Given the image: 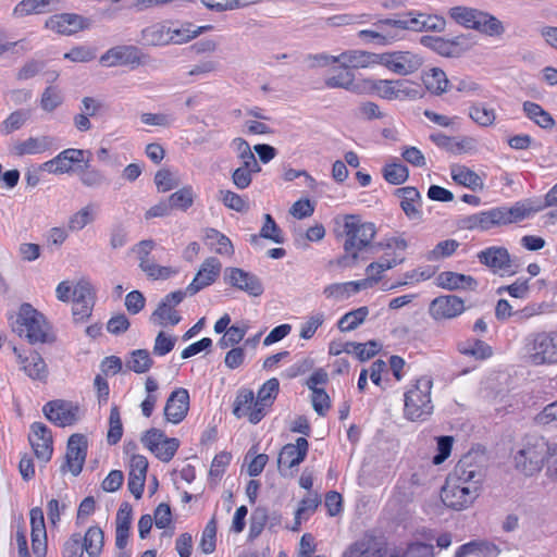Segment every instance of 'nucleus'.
Listing matches in <instances>:
<instances>
[{
	"label": "nucleus",
	"instance_id": "obj_31",
	"mask_svg": "<svg viewBox=\"0 0 557 557\" xmlns=\"http://www.w3.org/2000/svg\"><path fill=\"white\" fill-rule=\"evenodd\" d=\"M324 84L327 88H341L357 95L366 92L364 79L356 82L355 74L349 70H343L329 76Z\"/></svg>",
	"mask_w": 557,
	"mask_h": 557
},
{
	"label": "nucleus",
	"instance_id": "obj_17",
	"mask_svg": "<svg viewBox=\"0 0 557 557\" xmlns=\"http://www.w3.org/2000/svg\"><path fill=\"white\" fill-rule=\"evenodd\" d=\"M77 407L65 400H51L44 408L45 417L58 426L72 425L77 420Z\"/></svg>",
	"mask_w": 557,
	"mask_h": 557
},
{
	"label": "nucleus",
	"instance_id": "obj_53",
	"mask_svg": "<svg viewBox=\"0 0 557 557\" xmlns=\"http://www.w3.org/2000/svg\"><path fill=\"white\" fill-rule=\"evenodd\" d=\"M469 116L481 126H491L496 120L494 109L486 108L483 103H474L469 109Z\"/></svg>",
	"mask_w": 557,
	"mask_h": 557
},
{
	"label": "nucleus",
	"instance_id": "obj_24",
	"mask_svg": "<svg viewBox=\"0 0 557 557\" xmlns=\"http://www.w3.org/2000/svg\"><path fill=\"white\" fill-rule=\"evenodd\" d=\"M138 49L134 46H116L100 57L104 66L139 65L141 63Z\"/></svg>",
	"mask_w": 557,
	"mask_h": 557
},
{
	"label": "nucleus",
	"instance_id": "obj_35",
	"mask_svg": "<svg viewBox=\"0 0 557 557\" xmlns=\"http://www.w3.org/2000/svg\"><path fill=\"white\" fill-rule=\"evenodd\" d=\"M473 29L491 37H498L505 33V26L502 21L493 14L481 10H479Z\"/></svg>",
	"mask_w": 557,
	"mask_h": 557
},
{
	"label": "nucleus",
	"instance_id": "obj_5",
	"mask_svg": "<svg viewBox=\"0 0 557 557\" xmlns=\"http://www.w3.org/2000/svg\"><path fill=\"white\" fill-rule=\"evenodd\" d=\"M481 487L456 476L448 478L442 488L441 498L445 506L454 510H463L471 506L480 495Z\"/></svg>",
	"mask_w": 557,
	"mask_h": 557
},
{
	"label": "nucleus",
	"instance_id": "obj_49",
	"mask_svg": "<svg viewBox=\"0 0 557 557\" xmlns=\"http://www.w3.org/2000/svg\"><path fill=\"white\" fill-rule=\"evenodd\" d=\"M153 361L147 349H136L131 352V357L126 362L127 369L135 373H146L152 367Z\"/></svg>",
	"mask_w": 557,
	"mask_h": 557
},
{
	"label": "nucleus",
	"instance_id": "obj_42",
	"mask_svg": "<svg viewBox=\"0 0 557 557\" xmlns=\"http://www.w3.org/2000/svg\"><path fill=\"white\" fill-rule=\"evenodd\" d=\"M181 320L180 313L173 307H168L166 302H160L150 315V321L160 326L176 325Z\"/></svg>",
	"mask_w": 557,
	"mask_h": 557
},
{
	"label": "nucleus",
	"instance_id": "obj_39",
	"mask_svg": "<svg viewBox=\"0 0 557 557\" xmlns=\"http://www.w3.org/2000/svg\"><path fill=\"white\" fill-rule=\"evenodd\" d=\"M58 0H22L13 9L14 17H24L30 14H42L49 10L51 4Z\"/></svg>",
	"mask_w": 557,
	"mask_h": 557
},
{
	"label": "nucleus",
	"instance_id": "obj_9",
	"mask_svg": "<svg viewBox=\"0 0 557 557\" xmlns=\"http://www.w3.org/2000/svg\"><path fill=\"white\" fill-rule=\"evenodd\" d=\"M486 456L481 450H470L455 467V476L470 484L479 485L485 476Z\"/></svg>",
	"mask_w": 557,
	"mask_h": 557
},
{
	"label": "nucleus",
	"instance_id": "obj_63",
	"mask_svg": "<svg viewBox=\"0 0 557 557\" xmlns=\"http://www.w3.org/2000/svg\"><path fill=\"white\" fill-rule=\"evenodd\" d=\"M220 200L226 208L237 212H246L249 209L248 202L232 190H220Z\"/></svg>",
	"mask_w": 557,
	"mask_h": 557
},
{
	"label": "nucleus",
	"instance_id": "obj_55",
	"mask_svg": "<svg viewBox=\"0 0 557 557\" xmlns=\"http://www.w3.org/2000/svg\"><path fill=\"white\" fill-rule=\"evenodd\" d=\"M460 352L476 359H486L492 356V347L480 339L468 341L460 347Z\"/></svg>",
	"mask_w": 557,
	"mask_h": 557
},
{
	"label": "nucleus",
	"instance_id": "obj_57",
	"mask_svg": "<svg viewBox=\"0 0 557 557\" xmlns=\"http://www.w3.org/2000/svg\"><path fill=\"white\" fill-rule=\"evenodd\" d=\"M320 503L321 499L318 494L309 495L308 497L304 498L295 512V525L292 528V530L297 531L300 525V519L312 513Z\"/></svg>",
	"mask_w": 557,
	"mask_h": 557
},
{
	"label": "nucleus",
	"instance_id": "obj_36",
	"mask_svg": "<svg viewBox=\"0 0 557 557\" xmlns=\"http://www.w3.org/2000/svg\"><path fill=\"white\" fill-rule=\"evenodd\" d=\"M453 180L472 191L482 190L484 188L483 180L472 170L463 165L451 166Z\"/></svg>",
	"mask_w": 557,
	"mask_h": 557
},
{
	"label": "nucleus",
	"instance_id": "obj_18",
	"mask_svg": "<svg viewBox=\"0 0 557 557\" xmlns=\"http://www.w3.org/2000/svg\"><path fill=\"white\" fill-rule=\"evenodd\" d=\"M30 431L28 440L37 459L48 462L53 451L50 430L41 422H34L30 425Z\"/></svg>",
	"mask_w": 557,
	"mask_h": 557
},
{
	"label": "nucleus",
	"instance_id": "obj_34",
	"mask_svg": "<svg viewBox=\"0 0 557 557\" xmlns=\"http://www.w3.org/2000/svg\"><path fill=\"white\" fill-rule=\"evenodd\" d=\"M173 38L172 29L162 24H153L141 30V41L147 46L168 45Z\"/></svg>",
	"mask_w": 557,
	"mask_h": 557
},
{
	"label": "nucleus",
	"instance_id": "obj_15",
	"mask_svg": "<svg viewBox=\"0 0 557 557\" xmlns=\"http://www.w3.org/2000/svg\"><path fill=\"white\" fill-rule=\"evenodd\" d=\"M88 20L75 13H60L50 16L45 26L57 34L70 36L87 28Z\"/></svg>",
	"mask_w": 557,
	"mask_h": 557
},
{
	"label": "nucleus",
	"instance_id": "obj_47",
	"mask_svg": "<svg viewBox=\"0 0 557 557\" xmlns=\"http://www.w3.org/2000/svg\"><path fill=\"white\" fill-rule=\"evenodd\" d=\"M95 221V206L89 203L83 207L69 218L67 227L72 232L83 230L86 225Z\"/></svg>",
	"mask_w": 557,
	"mask_h": 557
},
{
	"label": "nucleus",
	"instance_id": "obj_62",
	"mask_svg": "<svg viewBox=\"0 0 557 557\" xmlns=\"http://www.w3.org/2000/svg\"><path fill=\"white\" fill-rule=\"evenodd\" d=\"M459 247V243L455 239H446L440 242L431 251L428 252L429 261H436L442 258L450 257Z\"/></svg>",
	"mask_w": 557,
	"mask_h": 557
},
{
	"label": "nucleus",
	"instance_id": "obj_26",
	"mask_svg": "<svg viewBox=\"0 0 557 557\" xmlns=\"http://www.w3.org/2000/svg\"><path fill=\"white\" fill-rule=\"evenodd\" d=\"M373 286V278H363L356 282L334 283L324 287L323 294L326 298L336 301L349 298L351 295Z\"/></svg>",
	"mask_w": 557,
	"mask_h": 557
},
{
	"label": "nucleus",
	"instance_id": "obj_51",
	"mask_svg": "<svg viewBox=\"0 0 557 557\" xmlns=\"http://www.w3.org/2000/svg\"><path fill=\"white\" fill-rule=\"evenodd\" d=\"M123 435V424L121 420L120 408L113 405L110 410L109 417V431L107 434V442L109 445L117 444Z\"/></svg>",
	"mask_w": 557,
	"mask_h": 557
},
{
	"label": "nucleus",
	"instance_id": "obj_1",
	"mask_svg": "<svg viewBox=\"0 0 557 557\" xmlns=\"http://www.w3.org/2000/svg\"><path fill=\"white\" fill-rule=\"evenodd\" d=\"M342 230L337 237H344V253L338 257L335 263L342 268H352L360 260H366L363 252L373 248L372 240L376 235L374 223L367 222L358 214H347L343 218Z\"/></svg>",
	"mask_w": 557,
	"mask_h": 557
},
{
	"label": "nucleus",
	"instance_id": "obj_27",
	"mask_svg": "<svg viewBox=\"0 0 557 557\" xmlns=\"http://www.w3.org/2000/svg\"><path fill=\"white\" fill-rule=\"evenodd\" d=\"M545 206L542 203L533 205V201L525 200L515 203L511 208L498 207L500 225L519 222L530 216L532 213L543 210Z\"/></svg>",
	"mask_w": 557,
	"mask_h": 557
},
{
	"label": "nucleus",
	"instance_id": "obj_23",
	"mask_svg": "<svg viewBox=\"0 0 557 557\" xmlns=\"http://www.w3.org/2000/svg\"><path fill=\"white\" fill-rule=\"evenodd\" d=\"M465 310V304L461 298L455 295L440 296L432 300L430 305V314L435 320L453 319L461 314Z\"/></svg>",
	"mask_w": 557,
	"mask_h": 557
},
{
	"label": "nucleus",
	"instance_id": "obj_16",
	"mask_svg": "<svg viewBox=\"0 0 557 557\" xmlns=\"http://www.w3.org/2000/svg\"><path fill=\"white\" fill-rule=\"evenodd\" d=\"M308 441L298 437L296 444H286L278 454L277 467L282 475H287V470L302 462L308 453Z\"/></svg>",
	"mask_w": 557,
	"mask_h": 557
},
{
	"label": "nucleus",
	"instance_id": "obj_60",
	"mask_svg": "<svg viewBox=\"0 0 557 557\" xmlns=\"http://www.w3.org/2000/svg\"><path fill=\"white\" fill-rule=\"evenodd\" d=\"M63 102L61 91L53 86L47 87L40 99V107L46 112H52Z\"/></svg>",
	"mask_w": 557,
	"mask_h": 557
},
{
	"label": "nucleus",
	"instance_id": "obj_25",
	"mask_svg": "<svg viewBox=\"0 0 557 557\" xmlns=\"http://www.w3.org/2000/svg\"><path fill=\"white\" fill-rule=\"evenodd\" d=\"M379 54L380 53L351 49L338 54L337 60L343 70L367 69L379 64Z\"/></svg>",
	"mask_w": 557,
	"mask_h": 557
},
{
	"label": "nucleus",
	"instance_id": "obj_61",
	"mask_svg": "<svg viewBox=\"0 0 557 557\" xmlns=\"http://www.w3.org/2000/svg\"><path fill=\"white\" fill-rule=\"evenodd\" d=\"M216 522L212 518L205 527L199 543V548L203 554H211L215 549Z\"/></svg>",
	"mask_w": 557,
	"mask_h": 557
},
{
	"label": "nucleus",
	"instance_id": "obj_46",
	"mask_svg": "<svg viewBox=\"0 0 557 557\" xmlns=\"http://www.w3.org/2000/svg\"><path fill=\"white\" fill-rule=\"evenodd\" d=\"M256 403L255 394L250 389H242L234 401L233 413L237 418L248 417L250 421V414L253 411V404Z\"/></svg>",
	"mask_w": 557,
	"mask_h": 557
},
{
	"label": "nucleus",
	"instance_id": "obj_30",
	"mask_svg": "<svg viewBox=\"0 0 557 557\" xmlns=\"http://www.w3.org/2000/svg\"><path fill=\"white\" fill-rule=\"evenodd\" d=\"M498 208L483 211L480 213L471 214L463 218L460 225L465 230H481L487 231L495 226H500V218Z\"/></svg>",
	"mask_w": 557,
	"mask_h": 557
},
{
	"label": "nucleus",
	"instance_id": "obj_48",
	"mask_svg": "<svg viewBox=\"0 0 557 557\" xmlns=\"http://www.w3.org/2000/svg\"><path fill=\"white\" fill-rule=\"evenodd\" d=\"M369 314L368 307H359L358 309L351 310L345 313L338 321V329L342 332H350L356 330Z\"/></svg>",
	"mask_w": 557,
	"mask_h": 557
},
{
	"label": "nucleus",
	"instance_id": "obj_40",
	"mask_svg": "<svg viewBox=\"0 0 557 557\" xmlns=\"http://www.w3.org/2000/svg\"><path fill=\"white\" fill-rule=\"evenodd\" d=\"M205 233L207 244L216 253L225 256H232L234 253L233 244L227 236L215 228H207Z\"/></svg>",
	"mask_w": 557,
	"mask_h": 557
},
{
	"label": "nucleus",
	"instance_id": "obj_20",
	"mask_svg": "<svg viewBox=\"0 0 557 557\" xmlns=\"http://www.w3.org/2000/svg\"><path fill=\"white\" fill-rule=\"evenodd\" d=\"M480 263L490 268L494 273L506 272L515 274L516 271L511 270L512 260L507 248L492 246L478 253Z\"/></svg>",
	"mask_w": 557,
	"mask_h": 557
},
{
	"label": "nucleus",
	"instance_id": "obj_12",
	"mask_svg": "<svg viewBox=\"0 0 557 557\" xmlns=\"http://www.w3.org/2000/svg\"><path fill=\"white\" fill-rule=\"evenodd\" d=\"M88 449V441L84 434H72L67 440L65 462L61 466V472L69 470L77 476L84 467Z\"/></svg>",
	"mask_w": 557,
	"mask_h": 557
},
{
	"label": "nucleus",
	"instance_id": "obj_2",
	"mask_svg": "<svg viewBox=\"0 0 557 557\" xmlns=\"http://www.w3.org/2000/svg\"><path fill=\"white\" fill-rule=\"evenodd\" d=\"M14 331L30 344L54 342V335L45 315L28 302L21 305Z\"/></svg>",
	"mask_w": 557,
	"mask_h": 557
},
{
	"label": "nucleus",
	"instance_id": "obj_33",
	"mask_svg": "<svg viewBox=\"0 0 557 557\" xmlns=\"http://www.w3.org/2000/svg\"><path fill=\"white\" fill-rule=\"evenodd\" d=\"M53 145V138L50 136L29 137L24 141H18L13 146V153L21 157L25 154H37L49 150Z\"/></svg>",
	"mask_w": 557,
	"mask_h": 557
},
{
	"label": "nucleus",
	"instance_id": "obj_21",
	"mask_svg": "<svg viewBox=\"0 0 557 557\" xmlns=\"http://www.w3.org/2000/svg\"><path fill=\"white\" fill-rule=\"evenodd\" d=\"M280 382L276 377L268 380L258 391L250 422L257 424L265 416V408L272 406L278 394Z\"/></svg>",
	"mask_w": 557,
	"mask_h": 557
},
{
	"label": "nucleus",
	"instance_id": "obj_44",
	"mask_svg": "<svg viewBox=\"0 0 557 557\" xmlns=\"http://www.w3.org/2000/svg\"><path fill=\"white\" fill-rule=\"evenodd\" d=\"M478 13V9L463 5L453 7L448 11V15L451 20L469 29H473Z\"/></svg>",
	"mask_w": 557,
	"mask_h": 557
},
{
	"label": "nucleus",
	"instance_id": "obj_58",
	"mask_svg": "<svg viewBox=\"0 0 557 557\" xmlns=\"http://www.w3.org/2000/svg\"><path fill=\"white\" fill-rule=\"evenodd\" d=\"M529 281V278L519 277L510 285L498 287L496 293L502 295L506 292L513 298L525 299L530 293Z\"/></svg>",
	"mask_w": 557,
	"mask_h": 557
},
{
	"label": "nucleus",
	"instance_id": "obj_41",
	"mask_svg": "<svg viewBox=\"0 0 557 557\" xmlns=\"http://www.w3.org/2000/svg\"><path fill=\"white\" fill-rule=\"evenodd\" d=\"M380 347V344L375 341L367 343L347 342L343 345V351L355 355L360 361H366L374 357L379 352Z\"/></svg>",
	"mask_w": 557,
	"mask_h": 557
},
{
	"label": "nucleus",
	"instance_id": "obj_38",
	"mask_svg": "<svg viewBox=\"0 0 557 557\" xmlns=\"http://www.w3.org/2000/svg\"><path fill=\"white\" fill-rule=\"evenodd\" d=\"M522 108L525 115L541 128L549 129L554 127L555 120L550 113L545 111L540 104L532 101H524Z\"/></svg>",
	"mask_w": 557,
	"mask_h": 557
},
{
	"label": "nucleus",
	"instance_id": "obj_14",
	"mask_svg": "<svg viewBox=\"0 0 557 557\" xmlns=\"http://www.w3.org/2000/svg\"><path fill=\"white\" fill-rule=\"evenodd\" d=\"M86 154L89 156L90 152L88 150L69 148L45 162L41 169L52 174H64L70 172L75 163H87L89 160L85 159Z\"/></svg>",
	"mask_w": 557,
	"mask_h": 557
},
{
	"label": "nucleus",
	"instance_id": "obj_19",
	"mask_svg": "<svg viewBox=\"0 0 557 557\" xmlns=\"http://www.w3.org/2000/svg\"><path fill=\"white\" fill-rule=\"evenodd\" d=\"M221 269L222 264L216 258H207L201 263L191 283L187 286L188 296H194L201 289L213 284L219 277Z\"/></svg>",
	"mask_w": 557,
	"mask_h": 557
},
{
	"label": "nucleus",
	"instance_id": "obj_56",
	"mask_svg": "<svg viewBox=\"0 0 557 557\" xmlns=\"http://www.w3.org/2000/svg\"><path fill=\"white\" fill-rule=\"evenodd\" d=\"M383 176L388 183L400 185L408 180L409 170L401 163H392L384 166Z\"/></svg>",
	"mask_w": 557,
	"mask_h": 557
},
{
	"label": "nucleus",
	"instance_id": "obj_3",
	"mask_svg": "<svg viewBox=\"0 0 557 557\" xmlns=\"http://www.w3.org/2000/svg\"><path fill=\"white\" fill-rule=\"evenodd\" d=\"M552 444L543 436L531 434L527 435L521 448L515 455L516 468L525 475H533L547 462Z\"/></svg>",
	"mask_w": 557,
	"mask_h": 557
},
{
	"label": "nucleus",
	"instance_id": "obj_6",
	"mask_svg": "<svg viewBox=\"0 0 557 557\" xmlns=\"http://www.w3.org/2000/svg\"><path fill=\"white\" fill-rule=\"evenodd\" d=\"M527 352L534 366L557 363V331H542L529 335Z\"/></svg>",
	"mask_w": 557,
	"mask_h": 557
},
{
	"label": "nucleus",
	"instance_id": "obj_50",
	"mask_svg": "<svg viewBox=\"0 0 557 557\" xmlns=\"http://www.w3.org/2000/svg\"><path fill=\"white\" fill-rule=\"evenodd\" d=\"M259 237L270 239L276 244L284 243L282 230L278 227L272 215L269 213L264 214V223L260 230ZM257 240L258 235H251V242L256 243Z\"/></svg>",
	"mask_w": 557,
	"mask_h": 557
},
{
	"label": "nucleus",
	"instance_id": "obj_59",
	"mask_svg": "<svg viewBox=\"0 0 557 557\" xmlns=\"http://www.w3.org/2000/svg\"><path fill=\"white\" fill-rule=\"evenodd\" d=\"M449 41L451 44L450 49L453 58L461 55L462 53L471 50L476 45L474 36L471 34H460L449 38Z\"/></svg>",
	"mask_w": 557,
	"mask_h": 557
},
{
	"label": "nucleus",
	"instance_id": "obj_13",
	"mask_svg": "<svg viewBox=\"0 0 557 557\" xmlns=\"http://www.w3.org/2000/svg\"><path fill=\"white\" fill-rule=\"evenodd\" d=\"M224 282L252 297H259L264 292L261 280L256 274L240 268H226Z\"/></svg>",
	"mask_w": 557,
	"mask_h": 557
},
{
	"label": "nucleus",
	"instance_id": "obj_10",
	"mask_svg": "<svg viewBox=\"0 0 557 557\" xmlns=\"http://www.w3.org/2000/svg\"><path fill=\"white\" fill-rule=\"evenodd\" d=\"M140 441L146 448L163 462H169L180 447L177 438L168 437L163 431L156 428L146 431Z\"/></svg>",
	"mask_w": 557,
	"mask_h": 557
},
{
	"label": "nucleus",
	"instance_id": "obj_11",
	"mask_svg": "<svg viewBox=\"0 0 557 557\" xmlns=\"http://www.w3.org/2000/svg\"><path fill=\"white\" fill-rule=\"evenodd\" d=\"M342 557H397L389 552L387 544L370 534L351 543L342 554Z\"/></svg>",
	"mask_w": 557,
	"mask_h": 557
},
{
	"label": "nucleus",
	"instance_id": "obj_45",
	"mask_svg": "<svg viewBox=\"0 0 557 557\" xmlns=\"http://www.w3.org/2000/svg\"><path fill=\"white\" fill-rule=\"evenodd\" d=\"M424 13L419 11H408L406 13L398 15V22L394 24L397 25V28L400 30H411L416 33L424 32V23H423Z\"/></svg>",
	"mask_w": 557,
	"mask_h": 557
},
{
	"label": "nucleus",
	"instance_id": "obj_32",
	"mask_svg": "<svg viewBox=\"0 0 557 557\" xmlns=\"http://www.w3.org/2000/svg\"><path fill=\"white\" fill-rule=\"evenodd\" d=\"M17 359L22 366V370L32 380L45 381L47 379V364L38 352L32 351L28 356L25 357H23L21 354H17Z\"/></svg>",
	"mask_w": 557,
	"mask_h": 557
},
{
	"label": "nucleus",
	"instance_id": "obj_4",
	"mask_svg": "<svg viewBox=\"0 0 557 557\" xmlns=\"http://www.w3.org/2000/svg\"><path fill=\"white\" fill-rule=\"evenodd\" d=\"M431 377L422 376L405 394L404 416L410 421H425L433 413Z\"/></svg>",
	"mask_w": 557,
	"mask_h": 557
},
{
	"label": "nucleus",
	"instance_id": "obj_29",
	"mask_svg": "<svg viewBox=\"0 0 557 557\" xmlns=\"http://www.w3.org/2000/svg\"><path fill=\"white\" fill-rule=\"evenodd\" d=\"M436 285L448 290H475L478 281L471 275L444 271L437 275Z\"/></svg>",
	"mask_w": 557,
	"mask_h": 557
},
{
	"label": "nucleus",
	"instance_id": "obj_43",
	"mask_svg": "<svg viewBox=\"0 0 557 557\" xmlns=\"http://www.w3.org/2000/svg\"><path fill=\"white\" fill-rule=\"evenodd\" d=\"M423 83L431 92L442 95L447 90L449 81L443 70L433 67L423 76Z\"/></svg>",
	"mask_w": 557,
	"mask_h": 557
},
{
	"label": "nucleus",
	"instance_id": "obj_64",
	"mask_svg": "<svg viewBox=\"0 0 557 557\" xmlns=\"http://www.w3.org/2000/svg\"><path fill=\"white\" fill-rule=\"evenodd\" d=\"M401 557H434V546L420 541H413L408 543Z\"/></svg>",
	"mask_w": 557,
	"mask_h": 557
},
{
	"label": "nucleus",
	"instance_id": "obj_7",
	"mask_svg": "<svg viewBox=\"0 0 557 557\" xmlns=\"http://www.w3.org/2000/svg\"><path fill=\"white\" fill-rule=\"evenodd\" d=\"M366 92L374 91L386 100L417 99L421 97L420 87L406 79H364Z\"/></svg>",
	"mask_w": 557,
	"mask_h": 557
},
{
	"label": "nucleus",
	"instance_id": "obj_54",
	"mask_svg": "<svg viewBox=\"0 0 557 557\" xmlns=\"http://www.w3.org/2000/svg\"><path fill=\"white\" fill-rule=\"evenodd\" d=\"M171 209L186 211L194 203V191L191 186H185L169 197Z\"/></svg>",
	"mask_w": 557,
	"mask_h": 557
},
{
	"label": "nucleus",
	"instance_id": "obj_52",
	"mask_svg": "<svg viewBox=\"0 0 557 557\" xmlns=\"http://www.w3.org/2000/svg\"><path fill=\"white\" fill-rule=\"evenodd\" d=\"M200 2L208 10L215 12H224L255 4L256 0H200Z\"/></svg>",
	"mask_w": 557,
	"mask_h": 557
},
{
	"label": "nucleus",
	"instance_id": "obj_37",
	"mask_svg": "<svg viewBox=\"0 0 557 557\" xmlns=\"http://www.w3.org/2000/svg\"><path fill=\"white\" fill-rule=\"evenodd\" d=\"M82 544L88 557H99L104 545L103 531L97 525L89 527L82 536Z\"/></svg>",
	"mask_w": 557,
	"mask_h": 557
},
{
	"label": "nucleus",
	"instance_id": "obj_8",
	"mask_svg": "<svg viewBox=\"0 0 557 557\" xmlns=\"http://www.w3.org/2000/svg\"><path fill=\"white\" fill-rule=\"evenodd\" d=\"M379 64L397 75L406 76L422 66L423 58L412 51L383 52L379 54Z\"/></svg>",
	"mask_w": 557,
	"mask_h": 557
},
{
	"label": "nucleus",
	"instance_id": "obj_28",
	"mask_svg": "<svg viewBox=\"0 0 557 557\" xmlns=\"http://www.w3.org/2000/svg\"><path fill=\"white\" fill-rule=\"evenodd\" d=\"M395 196L400 199V207L407 218L410 220L421 219V203L422 198L419 190L416 187L407 186L400 187L395 190Z\"/></svg>",
	"mask_w": 557,
	"mask_h": 557
},
{
	"label": "nucleus",
	"instance_id": "obj_22",
	"mask_svg": "<svg viewBox=\"0 0 557 557\" xmlns=\"http://www.w3.org/2000/svg\"><path fill=\"white\" fill-rule=\"evenodd\" d=\"M189 410V394L185 388L173 391L164 407V418L168 422L178 424L182 422Z\"/></svg>",
	"mask_w": 557,
	"mask_h": 557
}]
</instances>
